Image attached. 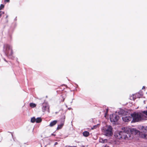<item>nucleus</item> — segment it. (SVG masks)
I'll list each match as a JSON object with an SVG mask.
<instances>
[{"instance_id":"obj_1","label":"nucleus","mask_w":147,"mask_h":147,"mask_svg":"<svg viewBox=\"0 0 147 147\" xmlns=\"http://www.w3.org/2000/svg\"><path fill=\"white\" fill-rule=\"evenodd\" d=\"M122 130V131H117L115 132L114 134L115 137L119 139L130 140L132 138V135L131 133V134H140L139 131L134 128L130 129L128 128L124 127Z\"/></svg>"},{"instance_id":"obj_2","label":"nucleus","mask_w":147,"mask_h":147,"mask_svg":"<svg viewBox=\"0 0 147 147\" xmlns=\"http://www.w3.org/2000/svg\"><path fill=\"white\" fill-rule=\"evenodd\" d=\"M131 115L132 118V122H138L142 119H145L144 115L141 113L134 112Z\"/></svg>"},{"instance_id":"obj_3","label":"nucleus","mask_w":147,"mask_h":147,"mask_svg":"<svg viewBox=\"0 0 147 147\" xmlns=\"http://www.w3.org/2000/svg\"><path fill=\"white\" fill-rule=\"evenodd\" d=\"M112 129V128L111 126L107 125L103 127L102 131L105 135L109 136L113 134Z\"/></svg>"},{"instance_id":"obj_4","label":"nucleus","mask_w":147,"mask_h":147,"mask_svg":"<svg viewBox=\"0 0 147 147\" xmlns=\"http://www.w3.org/2000/svg\"><path fill=\"white\" fill-rule=\"evenodd\" d=\"M4 47L5 50V53L7 56H11L12 55L13 51L11 46L8 44H5Z\"/></svg>"},{"instance_id":"obj_5","label":"nucleus","mask_w":147,"mask_h":147,"mask_svg":"<svg viewBox=\"0 0 147 147\" xmlns=\"http://www.w3.org/2000/svg\"><path fill=\"white\" fill-rule=\"evenodd\" d=\"M119 117L117 115L113 114L110 115V119L111 122H115L117 121L119 119Z\"/></svg>"},{"instance_id":"obj_6","label":"nucleus","mask_w":147,"mask_h":147,"mask_svg":"<svg viewBox=\"0 0 147 147\" xmlns=\"http://www.w3.org/2000/svg\"><path fill=\"white\" fill-rule=\"evenodd\" d=\"M122 119L125 122H128L131 120V117L130 116H125L122 117Z\"/></svg>"},{"instance_id":"obj_7","label":"nucleus","mask_w":147,"mask_h":147,"mask_svg":"<svg viewBox=\"0 0 147 147\" xmlns=\"http://www.w3.org/2000/svg\"><path fill=\"white\" fill-rule=\"evenodd\" d=\"M141 96L142 95L141 94H140L139 93H137L135 94V96L133 95V96H131L130 97V99L134 100L136 99V98L134 97V96L138 98H140Z\"/></svg>"},{"instance_id":"obj_8","label":"nucleus","mask_w":147,"mask_h":147,"mask_svg":"<svg viewBox=\"0 0 147 147\" xmlns=\"http://www.w3.org/2000/svg\"><path fill=\"white\" fill-rule=\"evenodd\" d=\"M141 132L144 135H146L147 134V127H143L141 129Z\"/></svg>"},{"instance_id":"obj_9","label":"nucleus","mask_w":147,"mask_h":147,"mask_svg":"<svg viewBox=\"0 0 147 147\" xmlns=\"http://www.w3.org/2000/svg\"><path fill=\"white\" fill-rule=\"evenodd\" d=\"M42 105V109L43 111H45L46 110L47 108L48 107V105L47 104H46L45 103H43Z\"/></svg>"},{"instance_id":"obj_10","label":"nucleus","mask_w":147,"mask_h":147,"mask_svg":"<svg viewBox=\"0 0 147 147\" xmlns=\"http://www.w3.org/2000/svg\"><path fill=\"white\" fill-rule=\"evenodd\" d=\"M57 120H54L50 123L49 126L50 127H53L57 124Z\"/></svg>"},{"instance_id":"obj_11","label":"nucleus","mask_w":147,"mask_h":147,"mask_svg":"<svg viewBox=\"0 0 147 147\" xmlns=\"http://www.w3.org/2000/svg\"><path fill=\"white\" fill-rule=\"evenodd\" d=\"M66 97V94H63L61 95L60 98L62 101L63 102Z\"/></svg>"},{"instance_id":"obj_12","label":"nucleus","mask_w":147,"mask_h":147,"mask_svg":"<svg viewBox=\"0 0 147 147\" xmlns=\"http://www.w3.org/2000/svg\"><path fill=\"white\" fill-rule=\"evenodd\" d=\"M107 141V140L106 139H104L103 138H100L99 142H100L105 143H106Z\"/></svg>"},{"instance_id":"obj_13","label":"nucleus","mask_w":147,"mask_h":147,"mask_svg":"<svg viewBox=\"0 0 147 147\" xmlns=\"http://www.w3.org/2000/svg\"><path fill=\"white\" fill-rule=\"evenodd\" d=\"M127 113V112L123 110H121L119 112V113H120L121 114H122L123 115H126Z\"/></svg>"},{"instance_id":"obj_14","label":"nucleus","mask_w":147,"mask_h":147,"mask_svg":"<svg viewBox=\"0 0 147 147\" xmlns=\"http://www.w3.org/2000/svg\"><path fill=\"white\" fill-rule=\"evenodd\" d=\"M64 123H63L61 122V124L58 125L57 129L59 130L60 129H61L64 125Z\"/></svg>"},{"instance_id":"obj_15","label":"nucleus","mask_w":147,"mask_h":147,"mask_svg":"<svg viewBox=\"0 0 147 147\" xmlns=\"http://www.w3.org/2000/svg\"><path fill=\"white\" fill-rule=\"evenodd\" d=\"M65 119V116L64 115H62V117L60 119L61 122L64 123Z\"/></svg>"},{"instance_id":"obj_16","label":"nucleus","mask_w":147,"mask_h":147,"mask_svg":"<svg viewBox=\"0 0 147 147\" xmlns=\"http://www.w3.org/2000/svg\"><path fill=\"white\" fill-rule=\"evenodd\" d=\"M83 136L85 137H87L89 135V132L87 131H85L83 132Z\"/></svg>"},{"instance_id":"obj_17","label":"nucleus","mask_w":147,"mask_h":147,"mask_svg":"<svg viewBox=\"0 0 147 147\" xmlns=\"http://www.w3.org/2000/svg\"><path fill=\"white\" fill-rule=\"evenodd\" d=\"M42 119L40 117H38L36 119V122L37 123H39L41 122Z\"/></svg>"},{"instance_id":"obj_18","label":"nucleus","mask_w":147,"mask_h":147,"mask_svg":"<svg viewBox=\"0 0 147 147\" xmlns=\"http://www.w3.org/2000/svg\"><path fill=\"white\" fill-rule=\"evenodd\" d=\"M30 106L32 108H33L36 106V105L33 103H30Z\"/></svg>"},{"instance_id":"obj_19","label":"nucleus","mask_w":147,"mask_h":147,"mask_svg":"<svg viewBox=\"0 0 147 147\" xmlns=\"http://www.w3.org/2000/svg\"><path fill=\"white\" fill-rule=\"evenodd\" d=\"M36 119L34 117L32 118L31 119V122L32 123L35 122H36Z\"/></svg>"},{"instance_id":"obj_20","label":"nucleus","mask_w":147,"mask_h":147,"mask_svg":"<svg viewBox=\"0 0 147 147\" xmlns=\"http://www.w3.org/2000/svg\"><path fill=\"white\" fill-rule=\"evenodd\" d=\"M5 13V12L4 11H0V18H1L2 15L3 14H4Z\"/></svg>"},{"instance_id":"obj_21","label":"nucleus","mask_w":147,"mask_h":147,"mask_svg":"<svg viewBox=\"0 0 147 147\" xmlns=\"http://www.w3.org/2000/svg\"><path fill=\"white\" fill-rule=\"evenodd\" d=\"M106 112L105 113V117H106L107 116V113L108 112V109H106Z\"/></svg>"},{"instance_id":"obj_22","label":"nucleus","mask_w":147,"mask_h":147,"mask_svg":"<svg viewBox=\"0 0 147 147\" xmlns=\"http://www.w3.org/2000/svg\"><path fill=\"white\" fill-rule=\"evenodd\" d=\"M4 7V5L3 4H1L0 6V10L2 9Z\"/></svg>"},{"instance_id":"obj_23","label":"nucleus","mask_w":147,"mask_h":147,"mask_svg":"<svg viewBox=\"0 0 147 147\" xmlns=\"http://www.w3.org/2000/svg\"><path fill=\"white\" fill-rule=\"evenodd\" d=\"M99 124H97V125H94V126H93V128H92V129H96V127H97L99 125Z\"/></svg>"},{"instance_id":"obj_24","label":"nucleus","mask_w":147,"mask_h":147,"mask_svg":"<svg viewBox=\"0 0 147 147\" xmlns=\"http://www.w3.org/2000/svg\"><path fill=\"white\" fill-rule=\"evenodd\" d=\"M142 113L144 114L147 116V111H143Z\"/></svg>"},{"instance_id":"obj_25","label":"nucleus","mask_w":147,"mask_h":147,"mask_svg":"<svg viewBox=\"0 0 147 147\" xmlns=\"http://www.w3.org/2000/svg\"><path fill=\"white\" fill-rule=\"evenodd\" d=\"M10 1V0H5L4 1L5 2H9Z\"/></svg>"},{"instance_id":"obj_26","label":"nucleus","mask_w":147,"mask_h":147,"mask_svg":"<svg viewBox=\"0 0 147 147\" xmlns=\"http://www.w3.org/2000/svg\"><path fill=\"white\" fill-rule=\"evenodd\" d=\"M57 144H58V142H55V143L54 144V145H56Z\"/></svg>"},{"instance_id":"obj_27","label":"nucleus","mask_w":147,"mask_h":147,"mask_svg":"<svg viewBox=\"0 0 147 147\" xmlns=\"http://www.w3.org/2000/svg\"><path fill=\"white\" fill-rule=\"evenodd\" d=\"M65 147H73V146H65Z\"/></svg>"},{"instance_id":"obj_28","label":"nucleus","mask_w":147,"mask_h":147,"mask_svg":"<svg viewBox=\"0 0 147 147\" xmlns=\"http://www.w3.org/2000/svg\"><path fill=\"white\" fill-rule=\"evenodd\" d=\"M52 135H53V136H56V135L55 134H52Z\"/></svg>"},{"instance_id":"obj_29","label":"nucleus","mask_w":147,"mask_h":147,"mask_svg":"<svg viewBox=\"0 0 147 147\" xmlns=\"http://www.w3.org/2000/svg\"><path fill=\"white\" fill-rule=\"evenodd\" d=\"M145 88V87L144 86H143L142 88V89H144Z\"/></svg>"},{"instance_id":"obj_30","label":"nucleus","mask_w":147,"mask_h":147,"mask_svg":"<svg viewBox=\"0 0 147 147\" xmlns=\"http://www.w3.org/2000/svg\"><path fill=\"white\" fill-rule=\"evenodd\" d=\"M144 104H145V101H144Z\"/></svg>"},{"instance_id":"obj_31","label":"nucleus","mask_w":147,"mask_h":147,"mask_svg":"<svg viewBox=\"0 0 147 147\" xmlns=\"http://www.w3.org/2000/svg\"><path fill=\"white\" fill-rule=\"evenodd\" d=\"M105 147H109V146H106Z\"/></svg>"},{"instance_id":"obj_32","label":"nucleus","mask_w":147,"mask_h":147,"mask_svg":"<svg viewBox=\"0 0 147 147\" xmlns=\"http://www.w3.org/2000/svg\"><path fill=\"white\" fill-rule=\"evenodd\" d=\"M146 108L147 109V107H146Z\"/></svg>"}]
</instances>
